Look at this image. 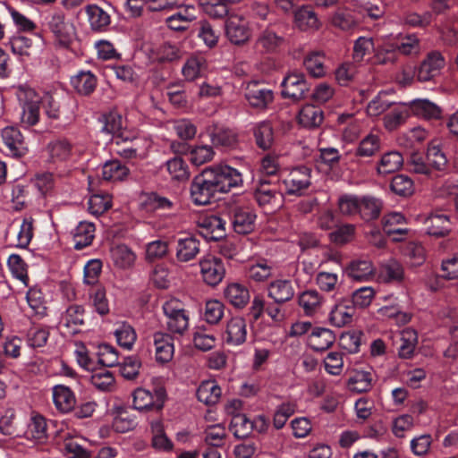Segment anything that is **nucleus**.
<instances>
[{
    "instance_id": "1",
    "label": "nucleus",
    "mask_w": 458,
    "mask_h": 458,
    "mask_svg": "<svg viewBox=\"0 0 458 458\" xmlns=\"http://www.w3.org/2000/svg\"><path fill=\"white\" fill-rule=\"evenodd\" d=\"M211 174L204 169L191 183V198L194 204L205 206L211 202L218 190L211 179Z\"/></svg>"
},
{
    "instance_id": "2",
    "label": "nucleus",
    "mask_w": 458,
    "mask_h": 458,
    "mask_svg": "<svg viewBox=\"0 0 458 458\" xmlns=\"http://www.w3.org/2000/svg\"><path fill=\"white\" fill-rule=\"evenodd\" d=\"M206 170L211 174V179L219 192H228L231 189L242 184V174L227 165H215L207 167Z\"/></svg>"
},
{
    "instance_id": "3",
    "label": "nucleus",
    "mask_w": 458,
    "mask_h": 458,
    "mask_svg": "<svg viewBox=\"0 0 458 458\" xmlns=\"http://www.w3.org/2000/svg\"><path fill=\"white\" fill-rule=\"evenodd\" d=\"M167 329L173 334L182 335L189 327V315L177 299H170L163 305Z\"/></svg>"
},
{
    "instance_id": "4",
    "label": "nucleus",
    "mask_w": 458,
    "mask_h": 458,
    "mask_svg": "<svg viewBox=\"0 0 458 458\" xmlns=\"http://www.w3.org/2000/svg\"><path fill=\"white\" fill-rule=\"evenodd\" d=\"M19 100L22 107L21 123L27 127L35 125L39 118L40 98L38 94L32 89L21 90Z\"/></svg>"
},
{
    "instance_id": "5",
    "label": "nucleus",
    "mask_w": 458,
    "mask_h": 458,
    "mask_svg": "<svg viewBox=\"0 0 458 458\" xmlns=\"http://www.w3.org/2000/svg\"><path fill=\"white\" fill-rule=\"evenodd\" d=\"M311 170L307 166L293 168L284 178L285 192L289 195H301L311 183Z\"/></svg>"
},
{
    "instance_id": "6",
    "label": "nucleus",
    "mask_w": 458,
    "mask_h": 458,
    "mask_svg": "<svg viewBox=\"0 0 458 458\" xmlns=\"http://www.w3.org/2000/svg\"><path fill=\"white\" fill-rule=\"evenodd\" d=\"M133 408L138 411L160 410L164 406L165 392L162 388L150 392L142 387L134 390L132 394Z\"/></svg>"
},
{
    "instance_id": "7",
    "label": "nucleus",
    "mask_w": 458,
    "mask_h": 458,
    "mask_svg": "<svg viewBox=\"0 0 458 458\" xmlns=\"http://www.w3.org/2000/svg\"><path fill=\"white\" fill-rule=\"evenodd\" d=\"M200 275L205 284L210 286L219 284L225 275L223 261L215 256L208 255L199 262Z\"/></svg>"
},
{
    "instance_id": "8",
    "label": "nucleus",
    "mask_w": 458,
    "mask_h": 458,
    "mask_svg": "<svg viewBox=\"0 0 458 458\" xmlns=\"http://www.w3.org/2000/svg\"><path fill=\"white\" fill-rule=\"evenodd\" d=\"M225 34L233 44H244L250 38L249 21L242 15L230 14L225 23Z\"/></svg>"
},
{
    "instance_id": "9",
    "label": "nucleus",
    "mask_w": 458,
    "mask_h": 458,
    "mask_svg": "<svg viewBox=\"0 0 458 458\" xmlns=\"http://www.w3.org/2000/svg\"><path fill=\"white\" fill-rule=\"evenodd\" d=\"M244 96L249 105L259 110H266L274 100L273 91L257 81L246 84Z\"/></svg>"
},
{
    "instance_id": "10",
    "label": "nucleus",
    "mask_w": 458,
    "mask_h": 458,
    "mask_svg": "<svg viewBox=\"0 0 458 458\" xmlns=\"http://www.w3.org/2000/svg\"><path fill=\"white\" fill-rule=\"evenodd\" d=\"M248 326L244 318L234 316L225 326L223 339L228 345L240 346L247 340Z\"/></svg>"
},
{
    "instance_id": "11",
    "label": "nucleus",
    "mask_w": 458,
    "mask_h": 458,
    "mask_svg": "<svg viewBox=\"0 0 458 458\" xmlns=\"http://www.w3.org/2000/svg\"><path fill=\"white\" fill-rule=\"evenodd\" d=\"M445 66V60L438 51L429 52L417 69V78L420 81H428L440 74Z\"/></svg>"
},
{
    "instance_id": "12",
    "label": "nucleus",
    "mask_w": 458,
    "mask_h": 458,
    "mask_svg": "<svg viewBox=\"0 0 458 458\" xmlns=\"http://www.w3.org/2000/svg\"><path fill=\"white\" fill-rule=\"evenodd\" d=\"M254 424H256L257 427L260 425L259 428V432H263L267 428V420L262 415L258 416L253 422L250 420L245 414H236L232 418L230 430L234 437L244 438L251 433Z\"/></svg>"
},
{
    "instance_id": "13",
    "label": "nucleus",
    "mask_w": 458,
    "mask_h": 458,
    "mask_svg": "<svg viewBox=\"0 0 458 458\" xmlns=\"http://www.w3.org/2000/svg\"><path fill=\"white\" fill-rule=\"evenodd\" d=\"M47 26L63 44H67L74 35L73 25L66 21L65 15L62 12L52 13L47 21Z\"/></svg>"
},
{
    "instance_id": "14",
    "label": "nucleus",
    "mask_w": 458,
    "mask_h": 458,
    "mask_svg": "<svg viewBox=\"0 0 458 458\" xmlns=\"http://www.w3.org/2000/svg\"><path fill=\"white\" fill-rule=\"evenodd\" d=\"M281 86L283 88L282 95L284 98L293 99L301 98L308 89L304 75L299 72H292L286 75L283 80Z\"/></svg>"
},
{
    "instance_id": "15",
    "label": "nucleus",
    "mask_w": 458,
    "mask_h": 458,
    "mask_svg": "<svg viewBox=\"0 0 458 458\" xmlns=\"http://www.w3.org/2000/svg\"><path fill=\"white\" fill-rule=\"evenodd\" d=\"M198 225L207 239L216 241L225 235V221L217 216H204L199 219Z\"/></svg>"
},
{
    "instance_id": "16",
    "label": "nucleus",
    "mask_w": 458,
    "mask_h": 458,
    "mask_svg": "<svg viewBox=\"0 0 458 458\" xmlns=\"http://www.w3.org/2000/svg\"><path fill=\"white\" fill-rule=\"evenodd\" d=\"M256 214L249 208H235L232 217V225L235 233L247 234L255 227Z\"/></svg>"
},
{
    "instance_id": "17",
    "label": "nucleus",
    "mask_w": 458,
    "mask_h": 458,
    "mask_svg": "<svg viewBox=\"0 0 458 458\" xmlns=\"http://www.w3.org/2000/svg\"><path fill=\"white\" fill-rule=\"evenodd\" d=\"M405 224L406 219L403 214L391 212L383 218V230L386 234L393 236V241L401 242L408 233V229L402 227Z\"/></svg>"
},
{
    "instance_id": "18",
    "label": "nucleus",
    "mask_w": 458,
    "mask_h": 458,
    "mask_svg": "<svg viewBox=\"0 0 458 458\" xmlns=\"http://www.w3.org/2000/svg\"><path fill=\"white\" fill-rule=\"evenodd\" d=\"M407 104L410 111L418 117L426 120H437L442 116L441 107L428 99L417 98Z\"/></svg>"
},
{
    "instance_id": "19",
    "label": "nucleus",
    "mask_w": 458,
    "mask_h": 458,
    "mask_svg": "<svg viewBox=\"0 0 458 458\" xmlns=\"http://www.w3.org/2000/svg\"><path fill=\"white\" fill-rule=\"evenodd\" d=\"M178 11L165 19V23L173 30H184L189 24L196 19V9L192 5H181L175 7Z\"/></svg>"
},
{
    "instance_id": "20",
    "label": "nucleus",
    "mask_w": 458,
    "mask_h": 458,
    "mask_svg": "<svg viewBox=\"0 0 458 458\" xmlns=\"http://www.w3.org/2000/svg\"><path fill=\"white\" fill-rule=\"evenodd\" d=\"M200 250L199 241L192 235L180 237L176 242V259L180 262L194 259Z\"/></svg>"
},
{
    "instance_id": "21",
    "label": "nucleus",
    "mask_w": 458,
    "mask_h": 458,
    "mask_svg": "<svg viewBox=\"0 0 458 458\" xmlns=\"http://www.w3.org/2000/svg\"><path fill=\"white\" fill-rule=\"evenodd\" d=\"M2 139L13 156L21 157L27 153L28 148L21 131L17 128L13 126L4 128Z\"/></svg>"
},
{
    "instance_id": "22",
    "label": "nucleus",
    "mask_w": 458,
    "mask_h": 458,
    "mask_svg": "<svg viewBox=\"0 0 458 458\" xmlns=\"http://www.w3.org/2000/svg\"><path fill=\"white\" fill-rule=\"evenodd\" d=\"M88 21L92 31L105 32L111 24V17L107 12L97 4L85 7Z\"/></svg>"
},
{
    "instance_id": "23",
    "label": "nucleus",
    "mask_w": 458,
    "mask_h": 458,
    "mask_svg": "<svg viewBox=\"0 0 458 458\" xmlns=\"http://www.w3.org/2000/svg\"><path fill=\"white\" fill-rule=\"evenodd\" d=\"M53 402L55 408L63 413L71 411L76 404L73 392L64 385H56L52 389Z\"/></svg>"
},
{
    "instance_id": "24",
    "label": "nucleus",
    "mask_w": 458,
    "mask_h": 458,
    "mask_svg": "<svg viewBox=\"0 0 458 458\" xmlns=\"http://www.w3.org/2000/svg\"><path fill=\"white\" fill-rule=\"evenodd\" d=\"M347 276L358 282L369 281L375 275V267L369 259H355L346 267Z\"/></svg>"
},
{
    "instance_id": "25",
    "label": "nucleus",
    "mask_w": 458,
    "mask_h": 458,
    "mask_svg": "<svg viewBox=\"0 0 458 458\" xmlns=\"http://www.w3.org/2000/svg\"><path fill=\"white\" fill-rule=\"evenodd\" d=\"M224 296L231 305L237 309L245 307L250 298L248 288L236 282L226 285L224 290Z\"/></svg>"
},
{
    "instance_id": "26",
    "label": "nucleus",
    "mask_w": 458,
    "mask_h": 458,
    "mask_svg": "<svg viewBox=\"0 0 458 458\" xmlns=\"http://www.w3.org/2000/svg\"><path fill=\"white\" fill-rule=\"evenodd\" d=\"M154 345L157 361L165 363L172 360L174 347L170 335L162 332L156 333L154 335Z\"/></svg>"
},
{
    "instance_id": "27",
    "label": "nucleus",
    "mask_w": 458,
    "mask_h": 458,
    "mask_svg": "<svg viewBox=\"0 0 458 458\" xmlns=\"http://www.w3.org/2000/svg\"><path fill=\"white\" fill-rule=\"evenodd\" d=\"M427 233L433 236H445L450 232V221L447 215L436 211L424 221Z\"/></svg>"
},
{
    "instance_id": "28",
    "label": "nucleus",
    "mask_w": 458,
    "mask_h": 458,
    "mask_svg": "<svg viewBox=\"0 0 458 458\" xmlns=\"http://www.w3.org/2000/svg\"><path fill=\"white\" fill-rule=\"evenodd\" d=\"M222 395V390L214 379L204 380L197 389V398L206 405L216 404Z\"/></svg>"
},
{
    "instance_id": "29",
    "label": "nucleus",
    "mask_w": 458,
    "mask_h": 458,
    "mask_svg": "<svg viewBox=\"0 0 458 458\" xmlns=\"http://www.w3.org/2000/svg\"><path fill=\"white\" fill-rule=\"evenodd\" d=\"M253 135L257 146L263 149H270L275 143L274 128L270 122L262 121L253 126Z\"/></svg>"
},
{
    "instance_id": "30",
    "label": "nucleus",
    "mask_w": 458,
    "mask_h": 458,
    "mask_svg": "<svg viewBox=\"0 0 458 458\" xmlns=\"http://www.w3.org/2000/svg\"><path fill=\"white\" fill-rule=\"evenodd\" d=\"M298 301L304 313L312 316L321 310L325 299L317 290H308L299 295Z\"/></svg>"
},
{
    "instance_id": "31",
    "label": "nucleus",
    "mask_w": 458,
    "mask_h": 458,
    "mask_svg": "<svg viewBox=\"0 0 458 458\" xmlns=\"http://www.w3.org/2000/svg\"><path fill=\"white\" fill-rule=\"evenodd\" d=\"M268 296L276 303H284L290 301L294 295V289L291 281L277 279L268 285Z\"/></svg>"
},
{
    "instance_id": "32",
    "label": "nucleus",
    "mask_w": 458,
    "mask_h": 458,
    "mask_svg": "<svg viewBox=\"0 0 458 458\" xmlns=\"http://www.w3.org/2000/svg\"><path fill=\"white\" fill-rule=\"evenodd\" d=\"M333 331L325 327H315L308 337V344L315 351H325L335 342Z\"/></svg>"
},
{
    "instance_id": "33",
    "label": "nucleus",
    "mask_w": 458,
    "mask_h": 458,
    "mask_svg": "<svg viewBox=\"0 0 458 458\" xmlns=\"http://www.w3.org/2000/svg\"><path fill=\"white\" fill-rule=\"evenodd\" d=\"M95 237V225L88 221H81L72 232V240L76 250H82L90 245Z\"/></svg>"
},
{
    "instance_id": "34",
    "label": "nucleus",
    "mask_w": 458,
    "mask_h": 458,
    "mask_svg": "<svg viewBox=\"0 0 458 458\" xmlns=\"http://www.w3.org/2000/svg\"><path fill=\"white\" fill-rule=\"evenodd\" d=\"M295 25L301 30H317L321 23L311 7L301 6L294 13Z\"/></svg>"
},
{
    "instance_id": "35",
    "label": "nucleus",
    "mask_w": 458,
    "mask_h": 458,
    "mask_svg": "<svg viewBox=\"0 0 458 458\" xmlns=\"http://www.w3.org/2000/svg\"><path fill=\"white\" fill-rule=\"evenodd\" d=\"M25 437L35 443H44L47 439V421L43 416L39 414L31 416Z\"/></svg>"
},
{
    "instance_id": "36",
    "label": "nucleus",
    "mask_w": 458,
    "mask_h": 458,
    "mask_svg": "<svg viewBox=\"0 0 458 458\" xmlns=\"http://www.w3.org/2000/svg\"><path fill=\"white\" fill-rule=\"evenodd\" d=\"M101 176L106 182H119L129 174V168L119 160L106 161L100 168Z\"/></svg>"
},
{
    "instance_id": "37",
    "label": "nucleus",
    "mask_w": 458,
    "mask_h": 458,
    "mask_svg": "<svg viewBox=\"0 0 458 458\" xmlns=\"http://www.w3.org/2000/svg\"><path fill=\"white\" fill-rule=\"evenodd\" d=\"M403 165V157L398 151H389L382 155L377 165V172L386 175L398 171Z\"/></svg>"
},
{
    "instance_id": "38",
    "label": "nucleus",
    "mask_w": 458,
    "mask_h": 458,
    "mask_svg": "<svg viewBox=\"0 0 458 458\" xmlns=\"http://www.w3.org/2000/svg\"><path fill=\"white\" fill-rule=\"evenodd\" d=\"M84 322V310L80 305H71L62 315L61 325L71 334L79 331V327Z\"/></svg>"
},
{
    "instance_id": "39",
    "label": "nucleus",
    "mask_w": 458,
    "mask_h": 458,
    "mask_svg": "<svg viewBox=\"0 0 458 458\" xmlns=\"http://www.w3.org/2000/svg\"><path fill=\"white\" fill-rule=\"evenodd\" d=\"M97 77L90 71H81L72 77L73 89L81 95H89L97 87Z\"/></svg>"
},
{
    "instance_id": "40",
    "label": "nucleus",
    "mask_w": 458,
    "mask_h": 458,
    "mask_svg": "<svg viewBox=\"0 0 458 458\" xmlns=\"http://www.w3.org/2000/svg\"><path fill=\"white\" fill-rule=\"evenodd\" d=\"M206 70V59L200 55H193L187 59L182 68V72L185 80L192 81L201 77Z\"/></svg>"
},
{
    "instance_id": "41",
    "label": "nucleus",
    "mask_w": 458,
    "mask_h": 458,
    "mask_svg": "<svg viewBox=\"0 0 458 458\" xmlns=\"http://www.w3.org/2000/svg\"><path fill=\"white\" fill-rule=\"evenodd\" d=\"M114 264L120 268L131 267L136 259L134 252L125 244H117L110 250Z\"/></svg>"
},
{
    "instance_id": "42",
    "label": "nucleus",
    "mask_w": 458,
    "mask_h": 458,
    "mask_svg": "<svg viewBox=\"0 0 458 458\" xmlns=\"http://www.w3.org/2000/svg\"><path fill=\"white\" fill-rule=\"evenodd\" d=\"M418 344L417 332L407 327L401 332V344L398 348V355L402 359H411L414 355V352Z\"/></svg>"
},
{
    "instance_id": "43",
    "label": "nucleus",
    "mask_w": 458,
    "mask_h": 458,
    "mask_svg": "<svg viewBox=\"0 0 458 458\" xmlns=\"http://www.w3.org/2000/svg\"><path fill=\"white\" fill-rule=\"evenodd\" d=\"M409 106L407 103L394 106L384 117V125L386 130L394 131L403 123L409 116Z\"/></svg>"
},
{
    "instance_id": "44",
    "label": "nucleus",
    "mask_w": 458,
    "mask_h": 458,
    "mask_svg": "<svg viewBox=\"0 0 458 458\" xmlns=\"http://www.w3.org/2000/svg\"><path fill=\"white\" fill-rule=\"evenodd\" d=\"M255 199L262 207L277 208L282 206L283 196L280 192L267 186H261L255 191Z\"/></svg>"
},
{
    "instance_id": "45",
    "label": "nucleus",
    "mask_w": 458,
    "mask_h": 458,
    "mask_svg": "<svg viewBox=\"0 0 458 458\" xmlns=\"http://www.w3.org/2000/svg\"><path fill=\"white\" fill-rule=\"evenodd\" d=\"M403 278V268L402 265L391 259L383 263L379 268L378 280L384 283L399 282Z\"/></svg>"
},
{
    "instance_id": "46",
    "label": "nucleus",
    "mask_w": 458,
    "mask_h": 458,
    "mask_svg": "<svg viewBox=\"0 0 458 458\" xmlns=\"http://www.w3.org/2000/svg\"><path fill=\"white\" fill-rule=\"evenodd\" d=\"M299 123L307 128H315L323 121V113L319 107L313 105L304 106L298 115Z\"/></svg>"
},
{
    "instance_id": "47",
    "label": "nucleus",
    "mask_w": 458,
    "mask_h": 458,
    "mask_svg": "<svg viewBox=\"0 0 458 458\" xmlns=\"http://www.w3.org/2000/svg\"><path fill=\"white\" fill-rule=\"evenodd\" d=\"M303 65L312 77L320 78L327 73L325 55L319 52L309 54L303 60Z\"/></svg>"
},
{
    "instance_id": "48",
    "label": "nucleus",
    "mask_w": 458,
    "mask_h": 458,
    "mask_svg": "<svg viewBox=\"0 0 458 458\" xmlns=\"http://www.w3.org/2000/svg\"><path fill=\"white\" fill-rule=\"evenodd\" d=\"M114 334L117 344L121 347L126 350L132 349L137 340V334L130 324L126 322L118 324Z\"/></svg>"
},
{
    "instance_id": "49",
    "label": "nucleus",
    "mask_w": 458,
    "mask_h": 458,
    "mask_svg": "<svg viewBox=\"0 0 458 458\" xmlns=\"http://www.w3.org/2000/svg\"><path fill=\"white\" fill-rule=\"evenodd\" d=\"M427 160L428 165L436 170L443 171L447 167L448 160L438 140H432L429 143L427 151Z\"/></svg>"
},
{
    "instance_id": "50",
    "label": "nucleus",
    "mask_w": 458,
    "mask_h": 458,
    "mask_svg": "<svg viewBox=\"0 0 458 458\" xmlns=\"http://www.w3.org/2000/svg\"><path fill=\"white\" fill-rule=\"evenodd\" d=\"M353 315L354 307L337 303L330 311L329 318L334 326L342 327L352 322Z\"/></svg>"
},
{
    "instance_id": "51",
    "label": "nucleus",
    "mask_w": 458,
    "mask_h": 458,
    "mask_svg": "<svg viewBox=\"0 0 458 458\" xmlns=\"http://www.w3.org/2000/svg\"><path fill=\"white\" fill-rule=\"evenodd\" d=\"M141 205L146 211L154 212L157 210H169L173 208L174 203L166 197L150 192L143 197Z\"/></svg>"
},
{
    "instance_id": "52",
    "label": "nucleus",
    "mask_w": 458,
    "mask_h": 458,
    "mask_svg": "<svg viewBox=\"0 0 458 458\" xmlns=\"http://www.w3.org/2000/svg\"><path fill=\"white\" fill-rule=\"evenodd\" d=\"M273 272V267L266 259L257 260L251 263L247 268V276L255 282H264L267 280Z\"/></svg>"
},
{
    "instance_id": "53",
    "label": "nucleus",
    "mask_w": 458,
    "mask_h": 458,
    "mask_svg": "<svg viewBox=\"0 0 458 458\" xmlns=\"http://www.w3.org/2000/svg\"><path fill=\"white\" fill-rule=\"evenodd\" d=\"M283 42V38L270 29L264 30L258 37L256 47L262 52H272Z\"/></svg>"
},
{
    "instance_id": "54",
    "label": "nucleus",
    "mask_w": 458,
    "mask_h": 458,
    "mask_svg": "<svg viewBox=\"0 0 458 458\" xmlns=\"http://www.w3.org/2000/svg\"><path fill=\"white\" fill-rule=\"evenodd\" d=\"M209 138L213 146L216 147L221 146L231 148L235 146L237 143L236 133L226 128H216L214 131L209 132Z\"/></svg>"
},
{
    "instance_id": "55",
    "label": "nucleus",
    "mask_w": 458,
    "mask_h": 458,
    "mask_svg": "<svg viewBox=\"0 0 458 458\" xmlns=\"http://www.w3.org/2000/svg\"><path fill=\"white\" fill-rule=\"evenodd\" d=\"M225 304L216 299H211L206 301L204 309V319L210 325H216L220 322L225 314Z\"/></svg>"
},
{
    "instance_id": "56",
    "label": "nucleus",
    "mask_w": 458,
    "mask_h": 458,
    "mask_svg": "<svg viewBox=\"0 0 458 458\" xmlns=\"http://www.w3.org/2000/svg\"><path fill=\"white\" fill-rule=\"evenodd\" d=\"M375 52L373 38L370 37H360L353 45L352 58L355 63H360Z\"/></svg>"
},
{
    "instance_id": "57",
    "label": "nucleus",
    "mask_w": 458,
    "mask_h": 458,
    "mask_svg": "<svg viewBox=\"0 0 458 458\" xmlns=\"http://www.w3.org/2000/svg\"><path fill=\"white\" fill-rule=\"evenodd\" d=\"M47 150L53 161H63L71 156L72 145L65 139H58L48 144Z\"/></svg>"
},
{
    "instance_id": "58",
    "label": "nucleus",
    "mask_w": 458,
    "mask_h": 458,
    "mask_svg": "<svg viewBox=\"0 0 458 458\" xmlns=\"http://www.w3.org/2000/svg\"><path fill=\"white\" fill-rule=\"evenodd\" d=\"M398 42L394 47L396 51L403 55L417 54L420 51V41L415 33L399 35Z\"/></svg>"
},
{
    "instance_id": "59",
    "label": "nucleus",
    "mask_w": 458,
    "mask_h": 458,
    "mask_svg": "<svg viewBox=\"0 0 458 458\" xmlns=\"http://www.w3.org/2000/svg\"><path fill=\"white\" fill-rule=\"evenodd\" d=\"M379 149V136L377 134L369 133L360 140L355 154L359 157H369L374 156Z\"/></svg>"
},
{
    "instance_id": "60",
    "label": "nucleus",
    "mask_w": 458,
    "mask_h": 458,
    "mask_svg": "<svg viewBox=\"0 0 458 458\" xmlns=\"http://www.w3.org/2000/svg\"><path fill=\"white\" fill-rule=\"evenodd\" d=\"M88 206L90 214L99 216L111 208L112 198L107 193L93 194L89 199Z\"/></svg>"
},
{
    "instance_id": "61",
    "label": "nucleus",
    "mask_w": 458,
    "mask_h": 458,
    "mask_svg": "<svg viewBox=\"0 0 458 458\" xmlns=\"http://www.w3.org/2000/svg\"><path fill=\"white\" fill-rule=\"evenodd\" d=\"M7 265L13 277L19 280L24 286H27L29 276L23 259L17 254H12L8 258Z\"/></svg>"
},
{
    "instance_id": "62",
    "label": "nucleus",
    "mask_w": 458,
    "mask_h": 458,
    "mask_svg": "<svg viewBox=\"0 0 458 458\" xmlns=\"http://www.w3.org/2000/svg\"><path fill=\"white\" fill-rule=\"evenodd\" d=\"M215 151L212 146L199 144L190 151V160L194 165L199 166L213 160Z\"/></svg>"
},
{
    "instance_id": "63",
    "label": "nucleus",
    "mask_w": 458,
    "mask_h": 458,
    "mask_svg": "<svg viewBox=\"0 0 458 458\" xmlns=\"http://www.w3.org/2000/svg\"><path fill=\"white\" fill-rule=\"evenodd\" d=\"M91 384L103 392L113 391L114 388V377L106 369L95 371L90 377Z\"/></svg>"
},
{
    "instance_id": "64",
    "label": "nucleus",
    "mask_w": 458,
    "mask_h": 458,
    "mask_svg": "<svg viewBox=\"0 0 458 458\" xmlns=\"http://www.w3.org/2000/svg\"><path fill=\"white\" fill-rule=\"evenodd\" d=\"M26 300L35 314L41 317L47 314L46 300L39 288H30L27 293Z\"/></svg>"
}]
</instances>
